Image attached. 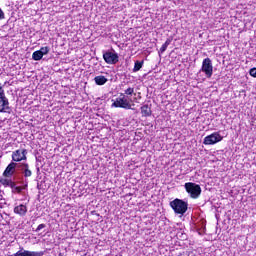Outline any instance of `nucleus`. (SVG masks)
Instances as JSON below:
<instances>
[{
    "label": "nucleus",
    "instance_id": "nucleus-23",
    "mask_svg": "<svg viewBox=\"0 0 256 256\" xmlns=\"http://www.w3.org/2000/svg\"><path fill=\"white\" fill-rule=\"evenodd\" d=\"M5 19V12L0 8V21H3Z\"/></svg>",
    "mask_w": 256,
    "mask_h": 256
},
{
    "label": "nucleus",
    "instance_id": "nucleus-6",
    "mask_svg": "<svg viewBox=\"0 0 256 256\" xmlns=\"http://www.w3.org/2000/svg\"><path fill=\"white\" fill-rule=\"evenodd\" d=\"M103 59L107 65H117L119 63V54L113 49L103 52Z\"/></svg>",
    "mask_w": 256,
    "mask_h": 256
},
{
    "label": "nucleus",
    "instance_id": "nucleus-18",
    "mask_svg": "<svg viewBox=\"0 0 256 256\" xmlns=\"http://www.w3.org/2000/svg\"><path fill=\"white\" fill-rule=\"evenodd\" d=\"M32 59H33L34 61H41V60L43 59V56H42V54L40 53V51L37 50V51L33 52V54H32Z\"/></svg>",
    "mask_w": 256,
    "mask_h": 256
},
{
    "label": "nucleus",
    "instance_id": "nucleus-3",
    "mask_svg": "<svg viewBox=\"0 0 256 256\" xmlns=\"http://www.w3.org/2000/svg\"><path fill=\"white\" fill-rule=\"evenodd\" d=\"M112 107L129 110L133 109V104H131V100H129L125 94L121 93L120 96L112 103Z\"/></svg>",
    "mask_w": 256,
    "mask_h": 256
},
{
    "label": "nucleus",
    "instance_id": "nucleus-9",
    "mask_svg": "<svg viewBox=\"0 0 256 256\" xmlns=\"http://www.w3.org/2000/svg\"><path fill=\"white\" fill-rule=\"evenodd\" d=\"M223 141V136L219 134V132H214L204 138V145H215V143H219Z\"/></svg>",
    "mask_w": 256,
    "mask_h": 256
},
{
    "label": "nucleus",
    "instance_id": "nucleus-19",
    "mask_svg": "<svg viewBox=\"0 0 256 256\" xmlns=\"http://www.w3.org/2000/svg\"><path fill=\"white\" fill-rule=\"evenodd\" d=\"M124 95L128 98L131 97L132 95H135V88L133 87H128L127 89L124 90Z\"/></svg>",
    "mask_w": 256,
    "mask_h": 256
},
{
    "label": "nucleus",
    "instance_id": "nucleus-1",
    "mask_svg": "<svg viewBox=\"0 0 256 256\" xmlns=\"http://www.w3.org/2000/svg\"><path fill=\"white\" fill-rule=\"evenodd\" d=\"M15 173L22 175V183L29 185V178L33 177V171L28 163L10 162L3 172V177H13Z\"/></svg>",
    "mask_w": 256,
    "mask_h": 256
},
{
    "label": "nucleus",
    "instance_id": "nucleus-8",
    "mask_svg": "<svg viewBox=\"0 0 256 256\" xmlns=\"http://www.w3.org/2000/svg\"><path fill=\"white\" fill-rule=\"evenodd\" d=\"M27 161V149H18L12 152V163Z\"/></svg>",
    "mask_w": 256,
    "mask_h": 256
},
{
    "label": "nucleus",
    "instance_id": "nucleus-10",
    "mask_svg": "<svg viewBox=\"0 0 256 256\" xmlns=\"http://www.w3.org/2000/svg\"><path fill=\"white\" fill-rule=\"evenodd\" d=\"M42 255H43V252L29 251V250H25L24 248H20L19 251L9 256H42Z\"/></svg>",
    "mask_w": 256,
    "mask_h": 256
},
{
    "label": "nucleus",
    "instance_id": "nucleus-16",
    "mask_svg": "<svg viewBox=\"0 0 256 256\" xmlns=\"http://www.w3.org/2000/svg\"><path fill=\"white\" fill-rule=\"evenodd\" d=\"M173 41V39L168 38L165 43L161 46L159 53H164L167 51V48L171 45V42Z\"/></svg>",
    "mask_w": 256,
    "mask_h": 256
},
{
    "label": "nucleus",
    "instance_id": "nucleus-7",
    "mask_svg": "<svg viewBox=\"0 0 256 256\" xmlns=\"http://www.w3.org/2000/svg\"><path fill=\"white\" fill-rule=\"evenodd\" d=\"M200 71L205 73L207 79H211V77H213V61H211L210 58H205L202 61V67Z\"/></svg>",
    "mask_w": 256,
    "mask_h": 256
},
{
    "label": "nucleus",
    "instance_id": "nucleus-15",
    "mask_svg": "<svg viewBox=\"0 0 256 256\" xmlns=\"http://www.w3.org/2000/svg\"><path fill=\"white\" fill-rule=\"evenodd\" d=\"M140 109L143 117H151V108H149V105H143Z\"/></svg>",
    "mask_w": 256,
    "mask_h": 256
},
{
    "label": "nucleus",
    "instance_id": "nucleus-5",
    "mask_svg": "<svg viewBox=\"0 0 256 256\" xmlns=\"http://www.w3.org/2000/svg\"><path fill=\"white\" fill-rule=\"evenodd\" d=\"M0 113H11V106H9V99L5 96V90L0 83Z\"/></svg>",
    "mask_w": 256,
    "mask_h": 256
},
{
    "label": "nucleus",
    "instance_id": "nucleus-11",
    "mask_svg": "<svg viewBox=\"0 0 256 256\" xmlns=\"http://www.w3.org/2000/svg\"><path fill=\"white\" fill-rule=\"evenodd\" d=\"M22 183H23L22 186H17V183L14 182L10 187V189H12V193L21 194L23 193V191H27V187H29V184H27L26 182H22Z\"/></svg>",
    "mask_w": 256,
    "mask_h": 256
},
{
    "label": "nucleus",
    "instance_id": "nucleus-13",
    "mask_svg": "<svg viewBox=\"0 0 256 256\" xmlns=\"http://www.w3.org/2000/svg\"><path fill=\"white\" fill-rule=\"evenodd\" d=\"M15 181L11 180V177H6V178H0V183L1 185H3L4 187H13V183Z\"/></svg>",
    "mask_w": 256,
    "mask_h": 256
},
{
    "label": "nucleus",
    "instance_id": "nucleus-2",
    "mask_svg": "<svg viewBox=\"0 0 256 256\" xmlns=\"http://www.w3.org/2000/svg\"><path fill=\"white\" fill-rule=\"evenodd\" d=\"M170 207L176 215H185L187 213V209H189V203L176 198L170 202Z\"/></svg>",
    "mask_w": 256,
    "mask_h": 256
},
{
    "label": "nucleus",
    "instance_id": "nucleus-17",
    "mask_svg": "<svg viewBox=\"0 0 256 256\" xmlns=\"http://www.w3.org/2000/svg\"><path fill=\"white\" fill-rule=\"evenodd\" d=\"M143 63L144 61H136L134 64V68H133V72L137 73V71H141L142 67H143Z\"/></svg>",
    "mask_w": 256,
    "mask_h": 256
},
{
    "label": "nucleus",
    "instance_id": "nucleus-22",
    "mask_svg": "<svg viewBox=\"0 0 256 256\" xmlns=\"http://www.w3.org/2000/svg\"><path fill=\"white\" fill-rule=\"evenodd\" d=\"M249 73H250L251 77L256 78V68L255 67L250 69Z\"/></svg>",
    "mask_w": 256,
    "mask_h": 256
},
{
    "label": "nucleus",
    "instance_id": "nucleus-14",
    "mask_svg": "<svg viewBox=\"0 0 256 256\" xmlns=\"http://www.w3.org/2000/svg\"><path fill=\"white\" fill-rule=\"evenodd\" d=\"M94 81H95L96 85L101 86V85H105V83H107L109 80L105 76L100 75V76H96L94 78Z\"/></svg>",
    "mask_w": 256,
    "mask_h": 256
},
{
    "label": "nucleus",
    "instance_id": "nucleus-21",
    "mask_svg": "<svg viewBox=\"0 0 256 256\" xmlns=\"http://www.w3.org/2000/svg\"><path fill=\"white\" fill-rule=\"evenodd\" d=\"M45 227H47V225L45 224H40L38 225V227L36 228L35 232L39 233V231H41V229H45Z\"/></svg>",
    "mask_w": 256,
    "mask_h": 256
},
{
    "label": "nucleus",
    "instance_id": "nucleus-12",
    "mask_svg": "<svg viewBox=\"0 0 256 256\" xmlns=\"http://www.w3.org/2000/svg\"><path fill=\"white\" fill-rule=\"evenodd\" d=\"M14 213L16 215H19L20 217H25V215H27V206H25L24 204H20L14 207Z\"/></svg>",
    "mask_w": 256,
    "mask_h": 256
},
{
    "label": "nucleus",
    "instance_id": "nucleus-4",
    "mask_svg": "<svg viewBox=\"0 0 256 256\" xmlns=\"http://www.w3.org/2000/svg\"><path fill=\"white\" fill-rule=\"evenodd\" d=\"M184 188L186 189V193L190 195L191 199H199V196L201 195V186L199 184L187 182L184 184Z\"/></svg>",
    "mask_w": 256,
    "mask_h": 256
},
{
    "label": "nucleus",
    "instance_id": "nucleus-20",
    "mask_svg": "<svg viewBox=\"0 0 256 256\" xmlns=\"http://www.w3.org/2000/svg\"><path fill=\"white\" fill-rule=\"evenodd\" d=\"M42 56L43 55H48L49 51H51V48L49 46L41 47L40 50H38Z\"/></svg>",
    "mask_w": 256,
    "mask_h": 256
}]
</instances>
